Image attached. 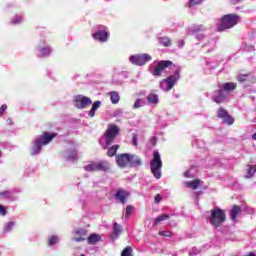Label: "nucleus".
<instances>
[{
  "label": "nucleus",
  "instance_id": "nucleus-29",
  "mask_svg": "<svg viewBox=\"0 0 256 256\" xmlns=\"http://www.w3.org/2000/svg\"><path fill=\"white\" fill-rule=\"evenodd\" d=\"M48 55H51V49H49V48H42L40 50V57H48Z\"/></svg>",
  "mask_w": 256,
  "mask_h": 256
},
{
  "label": "nucleus",
  "instance_id": "nucleus-33",
  "mask_svg": "<svg viewBox=\"0 0 256 256\" xmlns=\"http://www.w3.org/2000/svg\"><path fill=\"white\" fill-rule=\"evenodd\" d=\"M13 227H15V222H8L4 227V231L9 232Z\"/></svg>",
  "mask_w": 256,
  "mask_h": 256
},
{
  "label": "nucleus",
  "instance_id": "nucleus-3",
  "mask_svg": "<svg viewBox=\"0 0 256 256\" xmlns=\"http://www.w3.org/2000/svg\"><path fill=\"white\" fill-rule=\"evenodd\" d=\"M163 168V161H161V154L155 151L152 160L150 161V170L155 179H161V169Z\"/></svg>",
  "mask_w": 256,
  "mask_h": 256
},
{
  "label": "nucleus",
  "instance_id": "nucleus-40",
  "mask_svg": "<svg viewBox=\"0 0 256 256\" xmlns=\"http://www.w3.org/2000/svg\"><path fill=\"white\" fill-rule=\"evenodd\" d=\"M23 22V18L22 17H16L14 20H12L13 25H17L19 23Z\"/></svg>",
  "mask_w": 256,
  "mask_h": 256
},
{
  "label": "nucleus",
  "instance_id": "nucleus-23",
  "mask_svg": "<svg viewBox=\"0 0 256 256\" xmlns=\"http://www.w3.org/2000/svg\"><path fill=\"white\" fill-rule=\"evenodd\" d=\"M109 95H110V101H111L112 105H117V103H119V101H121V96L119 95V92L111 91L109 93Z\"/></svg>",
  "mask_w": 256,
  "mask_h": 256
},
{
  "label": "nucleus",
  "instance_id": "nucleus-47",
  "mask_svg": "<svg viewBox=\"0 0 256 256\" xmlns=\"http://www.w3.org/2000/svg\"><path fill=\"white\" fill-rule=\"evenodd\" d=\"M68 161H75V154L68 156L67 158Z\"/></svg>",
  "mask_w": 256,
  "mask_h": 256
},
{
  "label": "nucleus",
  "instance_id": "nucleus-31",
  "mask_svg": "<svg viewBox=\"0 0 256 256\" xmlns=\"http://www.w3.org/2000/svg\"><path fill=\"white\" fill-rule=\"evenodd\" d=\"M203 0H189L188 7H195V5H201Z\"/></svg>",
  "mask_w": 256,
  "mask_h": 256
},
{
  "label": "nucleus",
  "instance_id": "nucleus-2",
  "mask_svg": "<svg viewBox=\"0 0 256 256\" xmlns=\"http://www.w3.org/2000/svg\"><path fill=\"white\" fill-rule=\"evenodd\" d=\"M121 128L116 124H108L107 129L103 133V137L106 139V147L113 145V141L119 137Z\"/></svg>",
  "mask_w": 256,
  "mask_h": 256
},
{
  "label": "nucleus",
  "instance_id": "nucleus-22",
  "mask_svg": "<svg viewBox=\"0 0 256 256\" xmlns=\"http://www.w3.org/2000/svg\"><path fill=\"white\" fill-rule=\"evenodd\" d=\"M223 91H226L227 93L231 91H235L237 89V83L235 82H226L222 86Z\"/></svg>",
  "mask_w": 256,
  "mask_h": 256
},
{
  "label": "nucleus",
  "instance_id": "nucleus-9",
  "mask_svg": "<svg viewBox=\"0 0 256 256\" xmlns=\"http://www.w3.org/2000/svg\"><path fill=\"white\" fill-rule=\"evenodd\" d=\"M74 103L77 109H86V107H89L93 101H91V98L89 97L77 95L74 99Z\"/></svg>",
  "mask_w": 256,
  "mask_h": 256
},
{
  "label": "nucleus",
  "instance_id": "nucleus-21",
  "mask_svg": "<svg viewBox=\"0 0 256 256\" xmlns=\"http://www.w3.org/2000/svg\"><path fill=\"white\" fill-rule=\"evenodd\" d=\"M186 187H188V189H192L193 191L199 189V185H201V180L199 179H195L193 181H188L185 182Z\"/></svg>",
  "mask_w": 256,
  "mask_h": 256
},
{
  "label": "nucleus",
  "instance_id": "nucleus-25",
  "mask_svg": "<svg viewBox=\"0 0 256 256\" xmlns=\"http://www.w3.org/2000/svg\"><path fill=\"white\" fill-rule=\"evenodd\" d=\"M119 145L115 144L113 146H111L108 151H107V156L108 157H115V155H117V151H119Z\"/></svg>",
  "mask_w": 256,
  "mask_h": 256
},
{
  "label": "nucleus",
  "instance_id": "nucleus-49",
  "mask_svg": "<svg viewBox=\"0 0 256 256\" xmlns=\"http://www.w3.org/2000/svg\"><path fill=\"white\" fill-rule=\"evenodd\" d=\"M230 1H232V5H235V4H237V2H238L239 0H230Z\"/></svg>",
  "mask_w": 256,
  "mask_h": 256
},
{
  "label": "nucleus",
  "instance_id": "nucleus-41",
  "mask_svg": "<svg viewBox=\"0 0 256 256\" xmlns=\"http://www.w3.org/2000/svg\"><path fill=\"white\" fill-rule=\"evenodd\" d=\"M162 200H163V198L161 197V194H157L155 196L154 203L159 204V203H161Z\"/></svg>",
  "mask_w": 256,
  "mask_h": 256
},
{
  "label": "nucleus",
  "instance_id": "nucleus-15",
  "mask_svg": "<svg viewBox=\"0 0 256 256\" xmlns=\"http://www.w3.org/2000/svg\"><path fill=\"white\" fill-rule=\"evenodd\" d=\"M141 158L135 154H129L128 167H141Z\"/></svg>",
  "mask_w": 256,
  "mask_h": 256
},
{
  "label": "nucleus",
  "instance_id": "nucleus-37",
  "mask_svg": "<svg viewBox=\"0 0 256 256\" xmlns=\"http://www.w3.org/2000/svg\"><path fill=\"white\" fill-rule=\"evenodd\" d=\"M101 107V101H95L92 105V109L97 111Z\"/></svg>",
  "mask_w": 256,
  "mask_h": 256
},
{
  "label": "nucleus",
  "instance_id": "nucleus-19",
  "mask_svg": "<svg viewBox=\"0 0 256 256\" xmlns=\"http://www.w3.org/2000/svg\"><path fill=\"white\" fill-rule=\"evenodd\" d=\"M41 147H43L42 141L39 138H37L32 146L31 154L37 155L38 153H41Z\"/></svg>",
  "mask_w": 256,
  "mask_h": 256
},
{
  "label": "nucleus",
  "instance_id": "nucleus-5",
  "mask_svg": "<svg viewBox=\"0 0 256 256\" xmlns=\"http://www.w3.org/2000/svg\"><path fill=\"white\" fill-rule=\"evenodd\" d=\"M85 171L89 173L97 172V171H109L111 169V165L107 161H98V162H90L88 165L84 166Z\"/></svg>",
  "mask_w": 256,
  "mask_h": 256
},
{
  "label": "nucleus",
  "instance_id": "nucleus-13",
  "mask_svg": "<svg viewBox=\"0 0 256 256\" xmlns=\"http://www.w3.org/2000/svg\"><path fill=\"white\" fill-rule=\"evenodd\" d=\"M57 137V133L43 132L38 139L42 141V145H49Z\"/></svg>",
  "mask_w": 256,
  "mask_h": 256
},
{
  "label": "nucleus",
  "instance_id": "nucleus-45",
  "mask_svg": "<svg viewBox=\"0 0 256 256\" xmlns=\"http://www.w3.org/2000/svg\"><path fill=\"white\" fill-rule=\"evenodd\" d=\"M95 111H97V110H93V108H91L88 113L89 117H95Z\"/></svg>",
  "mask_w": 256,
  "mask_h": 256
},
{
  "label": "nucleus",
  "instance_id": "nucleus-50",
  "mask_svg": "<svg viewBox=\"0 0 256 256\" xmlns=\"http://www.w3.org/2000/svg\"><path fill=\"white\" fill-rule=\"evenodd\" d=\"M253 141H256V132L252 135Z\"/></svg>",
  "mask_w": 256,
  "mask_h": 256
},
{
  "label": "nucleus",
  "instance_id": "nucleus-34",
  "mask_svg": "<svg viewBox=\"0 0 256 256\" xmlns=\"http://www.w3.org/2000/svg\"><path fill=\"white\" fill-rule=\"evenodd\" d=\"M158 235H160V237H173V235L171 234V231H160L158 233Z\"/></svg>",
  "mask_w": 256,
  "mask_h": 256
},
{
  "label": "nucleus",
  "instance_id": "nucleus-7",
  "mask_svg": "<svg viewBox=\"0 0 256 256\" xmlns=\"http://www.w3.org/2000/svg\"><path fill=\"white\" fill-rule=\"evenodd\" d=\"M171 65H173V61L171 60L159 61L156 67L154 68L152 75H154V77H161V74L163 73V71H165L167 67H171Z\"/></svg>",
  "mask_w": 256,
  "mask_h": 256
},
{
  "label": "nucleus",
  "instance_id": "nucleus-51",
  "mask_svg": "<svg viewBox=\"0 0 256 256\" xmlns=\"http://www.w3.org/2000/svg\"><path fill=\"white\" fill-rule=\"evenodd\" d=\"M77 241H85L83 238H78Z\"/></svg>",
  "mask_w": 256,
  "mask_h": 256
},
{
  "label": "nucleus",
  "instance_id": "nucleus-18",
  "mask_svg": "<svg viewBox=\"0 0 256 256\" xmlns=\"http://www.w3.org/2000/svg\"><path fill=\"white\" fill-rule=\"evenodd\" d=\"M239 213H241V206L234 205L230 210L231 221H234V223H237V217L239 216Z\"/></svg>",
  "mask_w": 256,
  "mask_h": 256
},
{
  "label": "nucleus",
  "instance_id": "nucleus-52",
  "mask_svg": "<svg viewBox=\"0 0 256 256\" xmlns=\"http://www.w3.org/2000/svg\"><path fill=\"white\" fill-rule=\"evenodd\" d=\"M80 256H85V255L82 254V255H80Z\"/></svg>",
  "mask_w": 256,
  "mask_h": 256
},
{
  "label": "nucleus",
  "instance_id": "nucleus-11",
  "mask_svg": "<svg viewBox=\"0 0 256 256\" xmlns=\"http://www.w3.org/2000/svg\"><path fill=\"white\" fill-rule=\"evenodd\" d=\"M217 117L218 119H222L223 123H226L227 125H233V123H235V119H233V117L229 115V112L223 108L218 109Z\"/></svg>",
  "mask_w": 256,
  "mask_h": 256
},
{
  "label": "nucleus",
  "instance_id": "nucleus-20",
  "mask_svg": "<svg viewBox=\"0 0 256 256\" xmlns=\"http://www.w3.org/2000/svg\"><path fill=\"white\" fill-rule=\"evenodd\" d=\"M101 241V235L99 234H90L87 238L88 245H96V243H99Z\"/></svg>",
  "mask_w": 256,
  "mask_h": 256
},
{
  "label": "nucleus",
  "instance_id": "nucleus-44",
  "mask_svg": "<svg viewBox=\"0 0 256 256\" xmlns=\"http://www.w3.org/2000/svg\"><path fill=\"white\" fill-rule=\"evenodd\" d=\"M150 143H151V145H153V146L157 145V138H156V137L150 138Z\"/></svg>",
  "mask_w": 256,
  "mask_h": 256
},
{
  "label": "nucleus",
  "instance_id": "nucleus-24",
  "mask_svg": "<svg viewBox=\"0 0 256 256\" xmlns=\"http://www.w3.org/2000/svg\"><path fill=\"white\" fill-rule=\"evenodd\" d=\"M146 99H147L148 103H150L151 105H157V103H159V96L153 92L148 94Z\"/></svg>",
  "mask_w": 256,
  "mask_h": 256
},
{
  "label": "nucleus",
  "instance_id": "nucleus-32",
  "mask_svg": "<svg viewBox=\"0 0 256 256\" xmlns=\"http://www.w3.org/2000/svg\"><path fill=\"white\" fill-rule=\"evenodd\" d=\"M133 209L134 207L132 205H128L126 207V214H125L126 219L130 217L131 213H133Z\"/></svg>",
  "mask_w": 256,
  "mask_h": 256
},
{
  "label": "nucleus",
  "instance_id": "nucleus-39",
  "mask_svg": "<svg viewBox=\"0 0 256 256\" xmlns=\"http://www.w3.org/2000/svg\"><path fill=\"white\" fill-rule=\"evenodd\" d=\"M137 141H138L137 134L133 133L132 134V144L134 145V147H137Z\"/></svg>",
  "mask_w": 256,
  "mask_h": 256
},
{
  "label": "nucleus",
  "instance_id": "nucleus-35",
  "mask_svg": "<svg viewBox=\"0 0 256 256\" xmlns=\"http://www.w3.org/2000/svg\"><path fill=\"white\" fill-rule=\"evenodd\" d=\"M0 196L11 198V197H13V194L11 193V191L6 190V191H3V192H0Z\"/></svg>",
  "mask_w": 256,
  "mask_h": 256
},
{
  "label": "nucleus",
  "instance_id": "nucleus-30",
  "mask_svg": "<svg viewBox=\"0 0 256 256\" xmlns=\"http://www.w3.org/2000/svg\"><path fill=\"white\" fill-rule=\"evenodd\" d=\"M247 77H249V74H239L237 76L238 82L245 83V81H247Z\"/></svg>",
  "mask_w": 256,
  "mask_h": 256
},
{
  "label": "nucleus",
  "instance_id": "nucleus-43",
  "mask_svg": "<svg viewBox=\"0 0 256 256\" xmlns=\"http://www.w3.org/2000/svg\"><path fill=\"white\" fill-rule=\"evenodd\" d=\"M141 107V99H137L134 103V109H139Z\"/></svg>",
  "mask_w": 256,
  "mask_h": 256
},
{
  "label": "nucleus",
  "instance_id": "nucleus-46",
  "mask_svg": "<svg viewBox=\"0 0 256 256\" xmlns=\"http://www.w3.org/2000/svg\"><path fill=\"white\" fill-rule=\"evenodd\" d=\"M185 45V40H179L178 41V46L183 47Z\"/></svg>",
  "mask_w": 256,
  "mask_h": 256
},
{
  "label": "nucleus",
  "instance_id": "nucleus-16",
  "mask_svg": "<svg viewBox=\"0 0 256 256\" xmlns=\"http://www.w3.org/2000/svg\"><path fill=\"white\" fill-rule=\"evenodd\" d=\"M215 95L213 96L214 103H221L227 99V94L223 90H216L214 91Z\"/></svg>",
  "mask_w": 256,
  "mask_h": 256
},
{
  "label": "nucleus",
  "instance_id": "nucleus-10",
  "mask_svg": "<svg viewBox=\"0 0 256 256\" xmlns=\"http://www.w3.org/2000/svg\"><path fill=\"white\" fill-rule=\"evenodd\" d=\"M100 28L103 30L96 31L92 35V37L96 41H100V43H105V41H107V39L109 38V31L107 30V28L105 26H100Z\"/></svg>",
  "mask_w": 256,
  "mask_h": 256
},
{
  "label": "nucleus",
  "instance_id": "nucleus-42",
  "mask_svg": "<svg viewBox=\"0 0 256 256\" xmlns=\"http://www.w3.org/2000/svg\"><path fill=\"white\" fill-rule=\"evenodd\" d=\"M5 111H7V104H3L1 107H0V116H2Z\"/></svg>",
  "mask_w": 256,
  "mask_h": 256
},
{
  "label": "nucleus",
  "instance_id": "nucleus-17",
  "mask_svg": "<svg viewBox=\"0 0 256 256\" xmlns=\"http://www.w3.org/2000/svg\"><path fill=\"white\" fill-rule=\"evenodd\" d=\"M121 233H123V230L121 229V225H119V223L117 222H114L111 239L113 241H115L116 239H119V235H121Z\"/></svg>",
  "mask_w": 256,
  "mask_h": 256
},
{
  "label": "nucleus",
  "instance_id": "nucleus-14",
  "mask_svg": "<svg viewBox=\"0 0 256 256\" xmlns=\"http://www.w3.org/2000/svg\"><path fill=\"white\" fill-rule=\"evenodd\" d=\"M127 197H129V192L123 189L118 190L115 194V199L119 201V203H121L122 205H125V203H127Z\"/></svg>",
  "mask_w": 256,
  "mask_h": 256
},
{
  "label": "nucleus",
  "instance_id": "nucleus-36",
  "mask_svg": "<svg viewBox=\"0 0 256 256\" xmlns=\"http://www.w3.org/2000/svg\"><path fill=\"white\" fill-rule=\"evenodd\" d=\"M57 236H51L49 241H48V245H55L57 243Z\"/></svg>",
  "mask_w": 256,
  "mask_h": 256
},
{
  "label": "nucleus",
  "instance_id": "nucleus-8",
  "mask_svg": "<svg viewBox=\"0 0 256 256\" xmlns=\"http://www.w3.org/2000/svg\"><path fill=\"white\" fill-rule=\"evenodd\" d=\"M180 73H181V71L176 70L173 75L162 80L161 84L162 83L167 84L166 91H171V89H173V87H175V85L177 84V81H179V79H181Z\"/></svg>",
  "mask_w": 256,
  "mask_h": 256
},
{
  "label": "nucleus",
  "instance_id": "nucleus-27",
  "mask_svg": "<svg viewBox=\"0 0 256 256\" xmlns=\"http://www.w3.org/2000/svg\"><path fill=\"white\" fill-rule=\"evenodd\" d=\"M160 45L163 47H171V39L162 37L159 39Z\"/></svg>",
  "mask_w": 256,
  "mask_h": 256
},
{
  "label": "nucleus",
  "instance_id": "nucleus-1",
  "mask_svg": "<svg viewBox=\"0 0 256 256\" xmlns=\"http://www.w3.org/2000/svg\"><path fill=\"white\" fill-rule=\"evenodd\" d=\"M241 20V17L237 14H226L221 17L218 24L217 32L227 31V29H233L237 23Z\"/></svg>",
  "mask_w": 256,
  "mask_h": 256
},
{
  "label": "nucleus",
  "instance_id": "nucleus-38",
  "mask_svg": "<svg viewBox=\"0 0 256 256\" xmlns=\"http://www.w3.org/2000/svg\"><path fill=\"white\" fill-rule=\"evenodd\" d=\"M0 215H2V217H5V215H7V208H5V206L0 204Z\"/></svg>",
  "mask_w": 256,
  "mask_h": 256
},
{
  "label": "nucleus",
  "instance_id": "nucleus-48",
  "mask_svg": "<svg viewBox=\"0 0 256 256\" xmlns=\"http://www.w3.org/2000/svg\"><path fill=\"white\" fill-rule=\"evenodd\" d=\"M244 256H256V253H254V252H249L248 254H245Z\"/></svg>",
  "mask_w": 256,
  "mask_h": 256
},
{
  "label": "nucleus",
  "instance_id": "nucleus-28",
  "mask_svg": "<svg viewBox=\"0 0 256 256\" xmlns=\"http://www.w3.org/2000/svg\"><path fill=\"white\" fill-rule=\"evenodd\" d=\"M121 256H133V248H131V246H127L121 252Z\"/></svg>",
  "mask_w": 256,
  "mask_h": 256
},
{
  "label": "nucleus",
  "instance_id": "nucleus-6",
  "mask_svg": "<svg viewBox=\"0 0 256 256\" xmlns=\"http://www.w3.org/2000/svg\"><path fill=\"white\" fill-rule=\"evenodd\" d=\"M129 61L132 62L133 65H137L141 67L145 65V63H148V61H151V55L149 54L132 55L130 56Z\"/></svg>",
  "mask_w": 256,
  "mask_h": 256
},
{
  "label": "nucleus",
  "instance_id": "nucleus-4",
  "mask_svg": "<svg viewBox=\"0 0 256 256\" xmlns=\"http://www.w3.org/2000/svg\"><path fill=\"white\" fill-rule=\"evenodd\" d=\"M226 219L227 215L225 214V210L221 208H215L214 210H211L209 221L213 227H221L223 223H225Z\"/></svg>",
  "mask_w": 256,
  "mask_h": 256
},
{
  "label": "nucleus",
  "instance_id": "nucleus-26",
  "mask_svg": "<svg viewBox=\"0 0 256 256\" xmlns=\"http://www.w3.org/2000/svg\"><path fill=\"white\" fill-rule=\"evenodd\" d=\"M167 219H169L168 214H161L160 216L155 218L153 225H159L162 221H167Z\"/></svg>",
  "mask_w": 256,
  "mask_h": 256
},
{
  "label": "nucleus",
  "instance_id": "nucleus-12",
  "mask_svg": "<svg viewBox=\"0 0 256 256\" xmlns=\"http://www.w3.org/2000/svg\"><path fill=\"white\" fill-rule=\"evenodd\" d=\"M116 163L118 167H121L122 169L129 167V153L116 155Z\"/></svg>",
  "mask_w": 256,
  "mask_h": 256
}]
</instances>
